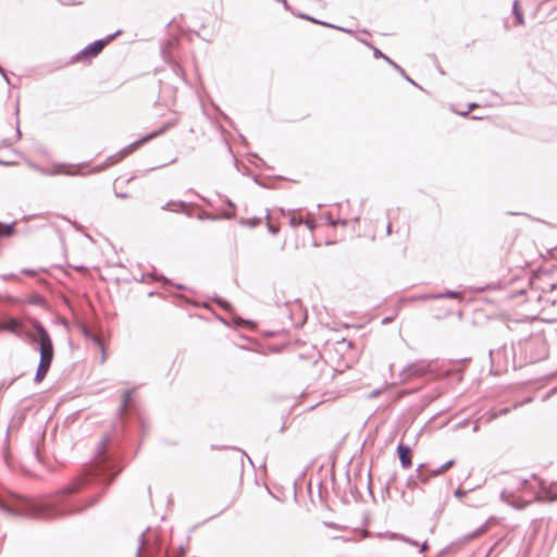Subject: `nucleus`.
I'll return each instance as SVG.
<instances>
[{"label": "nucleus", "mask_w": 557, "mask_h": 557, "mask_svg": "<svg viewBox=\"0 0 557 557\" xmlns=\"http://www.w3.org/2000/svg\"><path fill=\"white\" fill-rule=\"evenodd\" d=\"M466 494H467V492H466V491H463V490H462V488H460V487H459V488H457V490L455 491V496H456L457 498H461V497L466 496Z\"/></svg>", "instance_id": "nucleus-12"}, {"label": "nucleus", "mask_w": 557, "mask_h": 557, "mask_svg": "<svg viewBox=\"0 0 557 557\" xmlns=\"http://www.w3.org/2000/svg\"><path fill=\"white\" fill-rule=\"evenodd\" d=\"M398 457L400 463L404 468H409L412 463L411 461V450L408 446L399 444L397 447Z\"/></svg>", "instance_id": "nucleus-6"}, {"label": "nucleus", "mask_w": 557, "mask_h": 557, "mask_svg": "<svg viewBox=\"0 0 557 557\" xmlns=\"http://www.w3.org/2000/svg\"><path fill=\"white\" fill-rule=\"evenodd\" d=\"M35 334H28L33 342H36L40 346V361L36 372V381L41 382L46 376L53 358V345L51 338L44 326L39 323H35Z\"/></svg>", "instance_id": "nucleus-1"}, {"label": "nucleus", "mask_w": 557, "mask_h": 557, "mask_svg": "<svg viewBox=\"0 0 557 557\" xmlns=\"http://www.w3.org/2000/svg\"><path fill=\"white\" fill-rule=\"evenodd\" d=\"M162 131L152 133L151 135H148V136L144 137L143 139L128 145L127 147L123 148L122 150L117 151L116 153L108 157L107 160L102 164L97 165L91 171V173H99V172L107 170L110 166L117 164L123 159H125L127 156L133 153L140 145H143V144L147 143L148 140H150L151 138L156 137Z\"/></svg>", "instance_id": "nucleus-2"}, {"label": "nucleus", "mask_w": 557, "mask_h": 557, "mask_svg": "<svg viewBox=\"0 0 557 557\" xmlns=\"http://www.w3.org/2000/svg\"><path fill=\"white\" fill-rule=\"evenodd\" d=\"M113 39V36L107 39L96 40L92 44L85 47L79 53L74 57V61L84 62L97 57L104 47Z\"/></svg>", "instance_id": "nucleus-3"}, {"label": "nucleus", "mask_w": 557, "mask_h": 557, "mask_svg": "<svg viewBox=\"0 0 557 557\" xmlns=\"http://www.w3.org/2000/svg\"><path fill=\"white\" fill-rule=\"evenodd\" d=\"M86 476H81L71 482L66 487H64L63 493L65 494H74L79 492L83 486L86 484Z\"/></svg>", "instance_id": "nucleus-7"}, {"label": "nucleus", "mask_w": 557, "mask_h": 557, "mask_svg": "<svg viewBox=\"0 0 557 557\" xmlns=\"http://www.w3.org/2000/svg\"><path fill=\"white\" fill-rule=\"evenodd\" d=\"M132 401V392L126 389L122 394V409L126 410Z\"/></svg>", "instance_id": "nucleus-9"}, {"label": "nucleus", "mask_w": 557, "mask_h": 557, "mask_svg": "<svg viewBox=\"0 0 557 557\" xmlns=\"http://www.w3.org/2000/svg\"><path fill=\"white\" fill-rule=\"evenodd\" d=\"M53 173L65 175H79L83 174V166L73 164H60L55 166Z\"/></svg>", "instance_id": "nucleus-5"}, {"label": "nucleus", "mask_w": 557, "mask_h": 557, "mask_svg": "<svg viewBox=\"0 0 557 557\" xmlns=\"http://www.w3.org/2000/svg\"><path fill=\"white\" fill-rule=\"evenodd\" d=\"M454 465H455V460L451 459V460L447 461L446 463H444L442 467H440L437 470H434L432 472V475H434V476L441 475V474L445 473L447 470H449Z\"/></svg>", "instance_id": "nucleus-8"}, {"label": "nucleus", "mask_w": 557, "mask_h": 557, "mask_svg": "<svg viewBox=\"0 0 557 557\" xmlns=\"http://www.w3.org/2000/svg\"><path fill=\"white\" fill-rule=\"evenodd\" d=\"M513 12H515V15L517 18V23L519 25L523 24V16H522V12H521L518 1H515V3H513Z\"/></svg>", "instance_id": "nucleus-10"}, {"label": "nucleus", "mask_w": 557, "mask_h": 557, "mask_svg": "<svg viewBox=\"0 0 557 557\" xmlns=\"http://www.w3.org/2000/svg\"><path fill=\"white\" fill-rule=\"evenodd\" d=\"M486 531H487V528H486V527H482V528L479 530V532H478V534H476V535H481V534L485 533Z\"/></svg>", "instance_id": "nucleus-14"}, {"label": "nucleus", "mask_w": 557, "mask_h": 557, "mask_svg": "<svg viewBox=\"0 0 557 557\" xmlns=\"http://www.w3.org/2000/svg\"><path fill=\"white\" fill-rule=\"evenodd\" d=\"M23 329H24L23 323L15 318H9V319L0 321V330L1 331H7V332H10V333L21 336L24 333Z\"/></svg>", "instance_id": "nucleus-4"}, {"label": "nucleus", "mask_w": 557, "mask_h": 557, "mask_svg": "<svg viewBox=\"0 0 557 557\" xmlns=\"http://www.w3.org/2000/svg\"><path fill=\"white\" fill-rule=\"evenodd\" d=\"M101 352H102V360L106 359V356H104V347H103V344L99 341V339H96Z\"/></svg>", "instance_id": "nucleus-13"}, {"label": "nucleus", "mask_w": 557, "mask_h": 557, "mask_svg": "<svg viewBox=\"0 0 557 557\" xmlns=\"http://www.w3.org/2000/svg\"><path fill=\"white\" fill-rule=\"evenodd\" d=\"M13 232L12 226L4 225L0 223V237L2 236H10Z\"/></svg>", "instance_id": "nucleus-11"}]
</instances>
